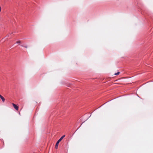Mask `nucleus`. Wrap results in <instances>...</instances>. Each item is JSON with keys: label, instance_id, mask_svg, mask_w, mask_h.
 <instances>
[{"label": "nucleus", "instance_id": "obj_1", "mask_svg": "<svg viewBox=\"0 0 153 153\" xmlns=\"http://www.w3.org/2000/svg\"><path fill=\"white\" fill-rule=\"evenodd\" d=\"M65 136V135H64L63 136H62L58 140V141L56 143V145H55V148L57 149H58V145H59V142H60L62 140V139Z\"/></svg>", "mask_w": 153, "mask_h": 153}, {"label": "nucleus", "instance_id": "obj_2", "mask_svg": "<svg viewBox=\"0 0 153 153\" xmlns=\"http://www.w3.org/2000/svg\"><path fill=\"white\" fill-rule=\"evenodd\" d=\"M12 105L14 107V108L17 110H18L19 107L18 106H17L16 104L14 103H12Z\"/></svg>", "mask_w": 153, "mask_h": 153}, {"label": "nucleus", "instance_id": "obj_3", "mask_svg": "<svg viewBox=\"0 0 153 153\" xmlns=\"http://www.w3.org/2000/svg\"><path fill=\"white\" fill-rule=\"evenodd\" d=\"M0 98L1 99L2 101L3 102H4L5 101V99L2 96Z\"/></svg>", "mask_w": 153, "mask_h": 153}, {"label": "nucleus", "instance_id": "obj_4", "mask_svg": "<svg viewBox=\"0 0 153 153\" xmlns=\"http://www.w3.org/2000/svg\"><path fill=\"white\" fill-rule=\"evenodd\" d=\"M21 46L22 47H25V48H27V45H26L25 46V45H21Z\"/></svg>", "mask_w": 153, "mask_h": 153}, {"label": "nucleus", "instance_id": "obj_5", "mask_svg": "<svg viewBox=\"0 0 153 153\" xmlns=\"http://www.w3.org/2000/svg\"><path fill=\"white\" fill-rule=\"evenodd\" d=\"M119 74H120V72H117V73H116L115 74H114V75H118Z\"/></svg>", "mask_w": 153, "mask_h": 153}, {"label": "nucleus", "instance_id": "obj_6", "mask_svg": "<svg viewBox=\"0 0 153 153\" xmlns=\"http://www.w3.org/2000/svg\"><path fill=\"white\" fill-rule=\"evenodd\" d=\"M21 43V41H17L16 43L17 44H20Z\"/></svg>", "mask_w": 153, "mask_h": 153}, {"label": "nucleus", "instance_id": "obj_7", "mask_svg": "<svg viewBox=\"0 0 153 153\" xmlns=\"http://www.w3.org/2000/svg\"><path fill=\"white\" fill-rule=\"evenodd\" d=\"M2 96L0 94V98H1Z\"/></svg>", "mask_w": 153, "mask_h": 153}, {"label": "nucleus", "instance_id": "obj_8", "mask_svg": "<svg viewBox=\"0 0 153 153\" xmlns=\"http://www.w3.org/2000/svg\"><path fill=\"white\" fill-rule=\"evenodd\" d=\"M1 11V9L0 8V11Z\"/></svg>", "mask_w": 153, "mask_h": 153}]
</instances>
